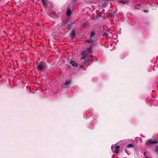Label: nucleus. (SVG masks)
Here are the masks:
<instances>
[{"label": "nucleus", "instance_id": "18", "mask_svg": "<svg viewBox=\"0 0 158 158\" xmlns=\"http://www.w3.org/2000/svg\"><path fill=\"white\" fill-rule=\"evenodd\" d=\"M133 147V145L132 144L130 143L127 145V148H131Z\"/></svg>", "mask_w": 158, "mask_h": 158}, {"label": "nucleus", "instance_id": "19", "mask_svg": "<svg viewBox=\"0 0 158 158\" xmlns=\"http://www.w3.org/2000/svg\"><path fill=\"white\" fill-rule=\"evenodd\" d=\"M90 38H91L93 37L95 35V33L94 31H92L90 33Z\"/></svg>", "mask_w": 158, "mask_h": 158}, {"label": "nucleus", "instance_id": "25", "mask_svg": "<svg viewBox=\"0 0 158 158\" xmlns=\"http://www.w3.org/2000/svg\"><path fill=\"white\" fill-rule=\"evenodd\" d=\"M93 55H91V56H90V57H93Z\"/></svg>", "mask_w": 158, "mask_h": 158}, {"label": "nucleus", "instance_id": "14", "mask_svg": "<svg viewBox=\"0 0 158 158\" xmlns=\"http://www.w3.org/2000/svg\"><path fill=\"white\" fill-rule=\"evenodd\" d=\"M43 6L44 7H46L47 4V1H41Z\"/></svg>", "mask_w": 158, "mask_h": 158}, {"label": "nucleus", "instance_id": "4", "mask_svg": "<svg viewBox=\"0 0 158 158\" xmlns=\"http://www.w3.org/2000/svg\"><path fill=\"white\" fill-rule=\"evenodd\" d=\"M70 20L69 19H66L65 20L63 21L62 22V26L64 27L66 25L70 23Z\"/></svg>", "mask_w": 158, "mask_h": 158}, {"label": "nucleus", "instance_id": "11", "mask_svg": "<svg viewBox=\"0 0 158 158\" xmlns=\"http://www.w3.org/2000/svg\"><path fill=\"white\" fill-rule=\"evenodd\" d=\"M119 2L122 3L123 4H127L128 3V1H118Z\"/></svg>", "mask_w": 158, "mask_h": 158}, {"label": "nucleus", "instance_id": "24", "mask_svg": "<svg viewBox=\"0 0 158 158\" xmlns=\"http://www.w3.org/2000/svg\"><path fill=\"white\" fill-rule=\"evenodd\" d=\"M145 158H149V157H148V156H145Z\"/></svg>", "mask_w": 158, "mask_h": 158}, {"label": "nucleus", "instance_id": "20", "mask_svg": "<svg viewBox=\"0 0 158 158\" xmlns=\"http://www.w3.org/2000/svg\"><path fill=\"white\" fill-rule=\"evenodd\" d=\"M70 84V82L69 81H66L65 83H64V84L65 85H69Z\"/></svg>", "mask_w": 158, "mask_h": 158}, {"label": "nucleus", "instance_id": "17", "mask_svg": "<svg viewBox=\"0 0 158 158\" xmlns=\"http://www.w3.org/2000/svg\"><path fill=\"white\" fill-rule=\"evenodd\" d=\"M141 7L140 5L139 4H137L135 6V8L136 9H139Z\"/></svg>", "mask_w": 158, "mask_h": 158}, {"label": "nucleus", "instance_id": "5", "mask_svg": "<svg viewBox=\"0 0 158 158\" xmlns=\"http://www.w3.org/2000/svg\"><path fill=\"white\" fill-rule=\"evenodd\" d=\"M38 70L40 71H42L44 69V66L41 64H39L37 67Z\"/></svg>", "mask_w": 158, "mask_h": 158}, {"label": "nucleus", "instance_id": "2", "mask_svg": "<svg viewBox=\"0 0 158 158\" xmlns=\"http://www.w3.org/2000/svg\"><path fill=\"white\" fill-rule=\"evenodd\" d=\"M107 1H101L99 3V5L103 7H106L107 4Z\"/></svg>", "mask_w": 158, "mask_h": 158}, {"label": "nucleus", "instance_id": "23", "mask_svg": "<svg viewBox=\"0 0 158 158\" xmlns=\"http://www.w3.org/2000/svg\"><path fill=\"white\" fill-rule=\"evenodd\" d=\"M143 155L145 157V156H146V153L145 152H144V153H143Z\"/></svg>", "mask_w": 158, "mask_h": 158}, {"label": "nucleus", "instance_id": "22", "mask_svg": "<svg viewBox=\"0 0 158 158\" xmlns=\"http://www.w3.org/2000/svg\"><path fill=\"white\" fill-rule=\"evenodd\" d=\"M143 11L145 12H148V11L147 10H144Z\"/></svg>", "mask_w": 158, "mask_h": 158}, {"label": "nucleus", "instance_id": "16", "mask_svg": "<svg viewBox=\"0 0 158 158\" xmlns=\"http://www.w3.org/2000/svg\"><path fill=\"white\" fill-rule=\"evenodd\" d=\"M68 26L69 29H71L72 28V23L70 22L68 24Z\"/></svg>", "mask_w": 158, "mask_h": 158}, {"label": "nucleus", "instance_id": "15", "mask_svg": "<svg viewBox=\"0 0 158 158\" xmlns=\"http://www.w3.org/2000/svg\"><path fill=\"white\" fill-rule=\"evenodd\" d=\"M74 5L75 3L73 1L71 2L69 5H71V9H73V8Z\"/></svg>", "mask_w": 158, "mask_h": 158}, {"label": "nucleus", "instance_id": "8", "mask_svg": "<svg viewBox=\"0 0 158 158\" xmlns=\"http://www.w3.org/2000/svg\"><path fill=\"white\" fill-rule=\"evenodd\" d=\"M70 63L74 67H77L78 66V64L77 63L73 60H71L70 61Z\"/></svg>", "mask_w": 158, "mask_h": 158}, {"label": "nucleus", "instance_id": "6", "mask_svg": "<svg viewBox=\"0 0 158 158\" xmlns=\"http://www.w3.org/2000/svg\"><path fill=\"white\" fill-rule=\"evenodd\" d=\"M70 35L72 39H74L76 36L75 31L74 30H72L70 33Z\"/></svg>", "mask_w": 158, "mask_h": 158}, {"label": "nucleus", "instance_id": "9", "mask_svg": "<svg viewBox=\"0 0 158 158\" xmlns=\"http://www.w3.org/2000/svg\"><path fill=\"white\" fill-rule=\"evenodd\" d=\"M86 41L88 43H92V46H93V45L95 44V43H94V41L91 40V39L90 40H86Z\"/></svg>", "mask_w": 158, "mask_h": 158}, {"label": "nucleus", "instance_id": "13", "mask_svg": "<svg viewBox=\"0 0 158 158\" xmlns=\"http://www.w3.org/2000/svg\"><path fill=\"white\" fill-rule=\"evenodd\" d=\"M110 33L109 32H105L103 33V37H105L106 38H107V36L108 35V34Z\"/></svg>", "mask_w": 158, "mask_h": 158}, {"label": "nucleus", "instance_id": "7", "mask_svg": "<svg viewBox=\"0 0 158 158\" xmlns=\"http://www.w3.org/2000/svg\"><path fill=\"white\" fill-rule=\"evenodd\" d=\"M81 54L83 56L81 59H84L85 58V57H87V53L86 51H83Z\"/></svg>", "mask_w": 158, "mask_h": 158}, {"label": "nucleus", "instance_id": "12", "mask_svg": "<svg viewBox=\"0 0 158 158\" xmlns=\"http://www.w3.org/2000/svg\"><path fill=\"white\" fill-rule=\"evenodd\" d=\"M83 60H84V64H85V63L88 62L89 61V58L87 56L85 57V58L84 59H82Z\"/></svg>", "mask_w": 158, "mask_h": 158}, {"label": "nucleus", "instance_id": "10", "mask_svg": "<svg viewBox=\"0 0 158 158\" xmlns=\"http://www.w3.org/2000/svg\"><path fill=\"white\" fill-rule=\"evenodd\" d=\"M119 146H116L115 148V151L116 154H118L119 152Z\"/></svg>", "mask_w": 158, "mask_h": 158}, {"label": "nucleus", "instance_id": "1", "mask_svg": "<svg viewBox=\"0 0 158 158\" xmlns=\"http://www.w3.org/2000/svg\"><path fill=\"white\" fill-rule=\"evenodd\" d=\"M158 143V142L156 141H152V139H148L146 141L145 144L147 145L149 144H156Z\"/></svg>", "mask_w": 158, "mask_h": 158}, {"label": "nucleus", "instance_id": "21", "mask_svg": "<svg viewBox=\"0 0 158 158\" xmlns=\"http://www.w3.org/2000/svg\"><path fill=\"white\" fill-rule=\"evenodd\" d=\"M92 46H91V47H89V48H87V51H89V50H91V47H92Z\"/></svg>", "mask_w": 158, "mask_h": 158}, {"label": "nucleus", "instance_id": "3", "mask_svg": "<svg viewBox=\"0 0 158 158\" xmlns=\"http://www.w3.org/2000/svg\"><path fill=\"white\" fill-rule=\"evenodd\" d=\"M71 9V5H69L67 9V15L68 16H70L72 14Z\"/></svg>", "mask_w": 158, "mask_h": 158}]
</instances>
